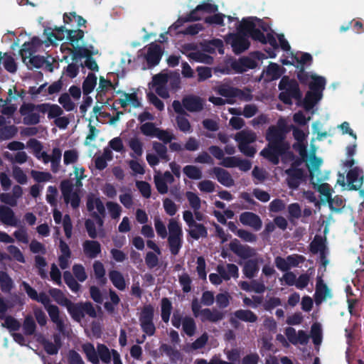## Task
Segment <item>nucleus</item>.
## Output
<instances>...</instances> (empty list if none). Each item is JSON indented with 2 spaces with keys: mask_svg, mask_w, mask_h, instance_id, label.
I'll use <instances>...</instances> for the list:
<instances>
[{
  "mask_svg": "<svg viewBox=\"0 0 364 364\" xmlns=\"http://www.w3.org/2000/svg\"><path fill=\"white\" fill-rule=\"evenodd\" d=\"M286 132L283 128L270 126L267 130L265 139L268 141L267 147L263 149L260 154L263 157L269 156L272 161H277V156L274 153L281 154L285 149H289L290 145L285 141Z\"/></svg>",
  "mask_w": 364,
  "mask_h": 364,
  "instance_id": "obj_1",
  "label": "nucleus"
},
{
  "mask_svg": "<svg viewBox=\"0 0 364 364\" xmlns=\"http://www.w3.org/2000/svg\"><path fill=\"white\" fill-rule=\"evenodd\" d=\"M230 250L241 259H246L242 272L245 277L252 279L258 272L259 268L256 259H250L255 255V251L247 245H242L237 239H234L229 244Z\"/></svg>",
  "mask_w": 364,
  "mask_h": 364,
  "instance_id": "obj_2",
  "label": "nucleus"
},
{
  "mask_svg": "<svg viewBox=\"0 0 364 364\" xmlns=\"http://www.w3.org/2000/svg\"><path fill=\"white\" fill-rule=\"evenodd\" d=\"M278 88L282 92L279 94V99L284 104L291 105L292 99L296 100L298 104L302 101V92L299 88L298 82L295 79H291L287 75L282 77Z\"/></svg>",
  "mask_w": 364,
  "mask_h": 364,
  "instance_id": "obj_3",
  "label": "nucleus"
},
{
  "mask_svg": "<svg viewBox=\"0 0 364 364\" xmlns=\"http://www.w3.org/2000/svg\"><path fill=\"white\" fill-rule=\"evenodd\" d=\"M172 107L176 113L181 115H188L186 110L190 112H198L204 108V100L196 95H188L183 97L181 102L174 100Z\"/></svg>",
  "mask_w": 364,
  "mask_h": 364,
  "instance_id": "obj_4",
  "label": "nucleus"
},
{
  "mask_svg": "<svg viewBox=\"0 0 364 364\" xmlns=\"http://www.w3.org/2000/svg\"><path fill=\"white\" fill-rule=\"evenodd\" d=\"M82 348L87 359L92 364H99L100 359L106 364L110 363L112 360V350L105 344L98 343L97 350L91 343L83 344Z\"/></svg>",
  "mask_w": 364,
  "mask_h": 364,
  "instance_id": "obj_5",
  "label": "nucleus"
},
{
  "mask_svg": "<svg viewBox=\"0 0 364 364\" xmlns=\"http://www.w3.org/2000/svg\"><path fill=\"white\" fill-rule=\"evenodd\" d=\"M168 229V248L171 254L175 256L179 253L183 245V230L178 223L174 219L169 220Z\"/></svg>",
  "mask_w": 364,
  "mask_h": 364,
  "instance_id": "obj_6",
  "label": "nucleus"
},
{
  "mask_svg": "<svg viewBox=\"0 0 364 364\" xmlns=\"http://www.w3.org/2000/svg\"><path fill=\"white\" fill-rule=\"evenodd\" d=\"M68 312L72 318L77 322H80L85 316L88 315L91 318L97 317V312L92 304L90 301L73 303L70 302L66 306Z\"/></svg>",
  "mask_w": 364,
  "mask_h": 364,
  "instance_id": "obj_7",
  "label": "nucleus"
},
{
  "mask_svg": "<svg viewBox=\"0 0 364 364\" xmlns=\"http://www.w3.org/2000/svg\"><path fill=\"white\" fill-rule=\"evenodd\" d=\"M183 218L188 227V229L186 230L188 237H191L194 240L208 237L207 228L203 224L196 221L191 210L183 211Z\"/></svg>",
  "mask_w": 364,
  "mask_h": 364,
  "instance_id": "obj_8",
  "label": "nucleus"
},
{
  "mask_svg": "<svg viewBox=\"0 0 364 364\" xmlns=\"http://www.w3.org/2000/svg\"><path fill=\"white\" fill-rule=\"evenodd\" d=\"M68 50L72 53V60L75 62H77L82 58H85V63L80 64L81 67L85 66L92 71H98V65L92 58V55L97 54V50L92 51L89 48H85L84 46H77L75 50H72V48H68Z\"/></svg>",
  "mask_w": 364,
  "mask_h": 364,
  "instance_id": "obj_9",
  "label": "nucleus"
},
{
  "mask_svg": "<svg viewBox=\"0 0 364 364\" xmlns=\"http://www.w3.org/2000/svg\"><path fill=\"white\" fill-rule=\"evenodd\" d=\"M154 308L151 304L144 305L140 313L139 320L144 333L149 336H154L156 327L154 323Z\"/></svg>",
  "mask_w": 364,
  "mask_h": 364,
  "instance_id": "obj_10",
  "label": "nucleus"
},
{
  "mask_svg": "<svg viewBox=\"0 0 364 364\" xmlns=\"http://www.w3.org/2000/svg\"><path fill=\"white\" fill-rule=\"evenodd\" d=\"M227 42L231 45L232 51L235 55H240L247 50L250 46L246 33L242 30L241 25L237 33H231Z\"/></svg>",
  "mask_w": 364,
  "mask_h": 364,
  "instance_id": "obj_11",
  "label": "nucleus"
},
{
  "mask_svg": "<svg viewBox=\"0 0 364 364\" xmlns=\"http://www.w3.org/2000/svg\"><path fill=\"white\" fill-rule=\"evenodd\" d=\"M74 185L69 179H65L61 181L60 188L66 204L70 203L73 209L79 207L80 198L77 192H73Z\"/></svg>",
  "mask_w": 364,
  "mask_h": 364,
  "instance_id": "obj_12",
  "label": "nucleus"
},
{
  "mask_svg": "<svg viewBox=\"0 0 364 364\" xmlns=\"http://www.w3.org/2000/svg\"><path fill=\"white\" fill-rule=\"evenodd\" d=\"M218 11V6L212 4L211 1L206 0L198 4L194 9L191 10L189 14L191 19L194 21H200L205 14H215Z\"/></svg>",
  "mask_w": 364,
  "mask_h": 364,
  "instance_id": "obj_13",
  "label": "nucleus"
},
{
  "mask_svg": "<svg viewBox=\"0 0 364 364\" xmlns=\"http://www.w3.org/2000/svg\"><path fill=\"white\" fill-rule=\"evenodd\" d=\"M241 28L244 30L247 37L250 36L253 41L265 44V35L259 28L256 27L254 21L242 18Z\"/></svg>",
  "mask_w": 364,
  "mask_h": 364,
  "instance_id": "obj_14",
  "label": "nucleus"
},
{
  "mask_svg": "<svg viewBox=\"0 0 364 364\" xmlns=\"http://www.w3.org/2000/svg\"><path fill=\"white\" fill-rule=\"evenodd\" d=\"M27 105L28 107L26 108L27 109H30V111L33 108H37L38 112L43 114L48 112V118L50 119L57 118L61 116L63 113V110L61 109V107L55 104L42 103L38 105Z\"/></svg>",
  "mask_w": 364,
  "mask_h": 364,
  "instance_id": "obj_15",
  "label": "nucleus"
},
{
  "mask_svg": "<svg viewBox=\"0 0 364 364\" xmlns=\"http://www.w3.org/2000/svg\"><path fill=\"white\" fill-rule=\"evenodd\" d=\"M284 173L287 176L286 178L287 184L291 190L298 189L306 178L304 169L287 168Z\"/></svg>",
  "mask_w": 364,
  "mask_h": 364,
  "instance_id": "obj_16",
  "label": "nucleus"
},
{
  "mask_svg": "<svg viewBox=\"0 0 364 364\" xmlns=\"http://www.w3.org/2000/svg\"><path fill=\"white\" fill-rule=\"evenodd\" d=\"M162 55L163 50L161 46L154 43H151L145 55V59L149 68H153L157 65L161 59Z\"/></svg>",
  "mask_w": 364,
  "mask_h": 364,
  "instance_id": "obj_17",
  "label": "nucleus"
},
{
  "mask_svg": "<svg viewBox=\"0 0 364 364\" xmlns=\"http://www.w3.org/2000/svg\"><path fill=\"white\" fill-rule=\"evenodd\" d=\"M227 358L228 361L223 360L220 358H213L209 362L205 359H198L196 361V364H235L233 362H237L240 360V350L237 348L231 349L227 353Z\"/></svg>",
  "mask_w": 364,
  "mask_h": 364,
  "instance_id": "obj_18",
  "label": "nucleus"
},
{
  "mask_svg": "<svg viewBox=\"0 0 364 364\" xmlns=\"http://www.w3.org/2000/svg\"><path fill=\"white\" fill-rule=\"evenodd\" d=\"M240 222L246 226H250L255 230L258 231L262 226L260 217L252 212H243L240 215Z\"/></svg>",
  "mask_w": 364,
  "mask_h": 364,
  "instance_id": "obj_19",
  "label": "nucleus"
},
{
  "mask_svg": "<svg viewBox=\"0 0 364 364\" xmlns=\"http://www.w3.org/2000/svg\"><path fill=\"white\" fill-rule=\"evenodd\" d=\"M27 105H34L33 103L23 102L19 109L20 114L23 116V123L27 125H36L40 122V115L38 113L34 112V111H38L37 108H33L30 111V109H27L26 107H28Z\"/></svg>",
  "mask_w": 364,
  "mask_h": 364,
  "instance_id": "obj_20",
  "label": "nucleus"
},
{
  "mask_svg": "<svg viewBox=\"0 0 364 364\" xmlns=\"http://www.w3.org/2000/svg\"><path fill=\"white\" fill-rule=\"evenodd\" d=\"M0 221L6 225L18 227L20 221L15 215L14 210L6 205H0Z\"/></svg>",
  "mask_w": 364,
  "mask_h": 364,
  "instance_id": "obj_21",
  "label": "nucleus"
},
{
  "mask_svg": "<svg viewBox=\"0 0 364 364\" xmlns=\"http://www.w3.org/2000/svg\"><path fill=\"white\" fill-rule=\"evenodd\" d=\"M82 249L84 255L90 259L96 258L102 251L100 243L95 239L84 241Z\"/></svg>",
  "mask_w": 364,
  "mask_h": 364,
  "instance_id": "obj_22",
  "label": "nucleus"
},
{
  "mask_svg": "<svg viewBox=\"0 0 364 364\" xmlns=\"http://www.w3.org/2000/svg\"><path fill=\"white\" fill-rule=\"evenodd\" d=\"M328 296H330V289L324 283L322 277L318 276L316 278L315 301L316 304H320Z\"/></svg>",
  "mask_w": 364,
  "mask_h": 364,
  "instance_id": "obj_23",
  "label": "nucleus"
},
{
  "mask_svg": "<svg viewBox=\"0 0 364 364\" xmlns=\"http://www.w3.org/2000/svg\"><path fill=\"white\" fill-rule=\"evenodd\" d=\"M211 171L220 184L226 187L234 186L235 181L227 170L220 167H214Z\"/></svg>",
  "mask_w": 364,
  "mask_h": 364,
  "instance_id": "obj_24",
  "label": "nucleus"
},
{
  "mask_svg": "<svg viewBox=\"0 0 364 364\" xmlns=\"http://www.w3.org/2000/svg\"><path fill=\"white\" fill-rule=\"evenodd\" d=\"M224 314L217 309H204L201 311V321L217 323L224 318Z\"/></svg>",
  "mask_w": 364,
  "mask_h": 364,
  "instance_id": "obj_25",
  "label": "nucleus"
},
{
  "mask_svg": "<svg viewBox=\"0 0 364 364\" xmlns=\"http://www.w3.org/2000/svg\"><path fill=\"white\" fill-rule=\"evenodd\" d=\"M325 239L321 236L316 235L309 245V250L312 254L320 252L321 257H325L326 250Z\"/></svg>",
  "mask_w": 364,
  "mask_h": 364,
  "instance_id": "obj_26",
  "label": "nucleus"
},
{
  "mask_svg": "<svg viewBox=\"0 0 364 364\" xmlns=\"http://www.w3.org/2000/svg\"><path fill=\"white\" fill-rule=\"evenodd\" d=\"M117 93H122L124 97V99H119L118 100L119 104H120L122 107L125 108L129 104L132 105L134 108L141 106V102L138 99L136 93H126L121 90H118Z\"/></svg>",
  "mask_w": 364,
  "mask_h": 364,
  "instance_id": "obj_27",
  "label": "nucleus"
},
{
  "mask_svg": "<svg viewBox=\"0 0 364 364\" xmlns=\"http://www.w3.org/2000/svg\"><path fill=\"white\" fill-rule=\"evenodd\" d=\"M323 94L308 91L303 100V106L307 111L311 109L322 98Z\"/></svg>",
  "mask_w": 364,
  "mask_h": 364,
  "instance_id": "obj_28",
  "label": "nucleus"
},
{
  "mask_svg": "<svg viewBox=\"0 0 364 364\" xmlns=\"http://www.w3.org/2000/svg\"><path fill=\"white\" fill-rule=\"evenodd\" d=\"M66 38L70 41V45L73 46L72 50H75L78 45V42L84 38L85 32L81 29H68L66 31Z\"/></svg>",
  "mask_w": 364,
  "mask_h": 364,
  "instance_id": "obj_29",
  "label": "nucleus"
},
{
  "mask_svg": "<svg viewBox=\"0 0 364 364\" xmlns=\"http://www.w3.org/2000/svg\"><path fill=\"white\" fill-rule=\"evenodd\" d=\"M233 316L240 321L255 323L257 321V316L251 310L249 309H239L233 313Z\"/></svg>",
  "mask_w": 364,
  "mask_h": 364,
  "instance_id": "obj_30",
  "label": "nucleus"
},
{
  "mask_svg": "<svg viewBox=\"0 0 364 364\" xmlns=\"http://www.w3.org/2000/svg\"><path fill=\"white\" fill-rule=\"evenodd\" d=\"M312 81L309 83L310 91L322 94L326 85V79L322 76H317L316 75H311Z\"/></svg>",
  "mask_w": 364,
  "mask_h": 364,
  "instance_id": "obj_31",
  "label": "nucleus"
},
{
  "mask_svg": "<svg viewBox=\"0 0 364 364\" xmlns=\"http://www.w3.org/2000/svg\"><path fill=\"white\" fill-rule=\"evenodd\" d=\"M109 277L112 284L119 290L123 291L126 288L125 279L122 274L117 270H111L109 272Z\"/></svg>",
  "mask_w": 364,
  "mask_h": 364,
  "instance_id": "obj_32",
  "label": "nucleus"
},
{
  "mask_svg": "<svg viewBox=\"0 0 364 364\" xmlns=\"http://www.w3.org/2000/svg\"><path fill=\"white\" fill-rule=\"evenodd\" d=\"M50 28H46L44 30V33L48 36V41L53 43L54 41H62L65 38V33H66V29L63 26L60 27H55L54 31L48 32Z\"/></svg>",
  "mask_w": 364,
  "mask_h": 364,
  "instance_id": "obj_33",
  "label": "nucleus"
},
{
  "mask_svg": "<svg viewBox=\"0 0 364 364\" xmlns=\"http://www.w3.org/2000/svg\"><path fill=\"white\" fill-rule=\"evenodd\" d=\"M235 139L238 142V146L250 144L256 140V134L252 132L241 131L236 134Z\"/></svg>",
  "mask_w": 364,
  "mask_h": 364,
  "instance_id": "obj_34",
  "label": "nucleus"
},
{
  "mask_svg": "<svg viewBox=\"0 0 364 364\" xmlns=\"http://www.w3.org/2000/svg\"><path fill=\"white\" fill-rule=\"evenodd\" d=\"M48 293L54 299V301L62 306L66 307L68 304H70V302L71 301L59 289L51 288L49 289Z\"/></svg>",
  "mask_w": 364,
  "mask_h": 364,
  "instance_id": "obj_35",
  "label": "nucleus"
},
{
  "mask_svg": "<svg viewBox=\"0 0 364 364\" xmlns=\"http://www.w3.org/2000/svg\"><path fill=\"white\" fill-rule=\"evenodd\" d=\"M93 270L96 279L100 285H105L107 282L105 277V269L103 264L100 261H95L93 264Z\"/></svg>",
  "mask_w": 364,
  "mask_h": 364,
  "instance_id": "obj_36",
  "label": "nucleus"
},
{
  "mask_svg": "<svg viewBox=\"0 0 364 364\" xmlns=\"http://www.w3.org/2000/svg\"><path fill=\"white\" fill-rule=\"evenodd\" d=\"M14 288V282L6 272L0 271V289L4 293H9Z\"/></svg>",
  "mask_w": 364,
  "mask_h": 364,
  "instance_id": "obj_37",
  "label": "nucleus"
},
{
  "mask_svg": "<svg viewBox=\"0 0 364 364\" xmlns=\"http://www.w3.org/2000/svg\"><path fill=\"white\" fill-rule=\"evenodd\" d=\"M97 84V77L92 73H88L87 77L82 82V92L85 95H88L91 93L94 88L95 87Z\"/></svg>",
  "mask_w": 364,
  "mask_h": 364,
  "instance_id": "obj_38",
  "label": "nucleus"
},
{
  "mask_svg": "<svg viewBox=\"0 0 364 364\" xmlns=\"http://www.w3.org/2000/svg\"><path fill=\"white\" fill-rule=\"evenodd\" d=\"M359 172L358 168L350 169L347 173V180L350 186L351 190L357 191L362 185V182L358 181Z\"/></svg>",
  "mask_w": 364,
  "mask_h": 364,
  "instance_id": "obj_39",
  "label": "nucleus"
},
{
  "mask_svg": "<svg viewBox=\"0 0 364 364\" xmlns=\"http://www.w3.org/2000/svg\"><path fill=\"white\" fill-rule=\"evenodd\" d=\"M274 154L275 155V153H274ZM276 156H277V161H275L274 160L272 161V159L267 155L265 156L264 158L267 159L272 164L277 165L279 163V157L280 156L282 157V162L284 164L289 162V161H292L295 159V156H296V155L292 151H289V149H285L284 151H282L281 154H279L276 153Z\"/></svg>",
  "mask_w": 364,
  "mask_h": 364,
  "instance_id": "obj_40",
  "label": "nucleus"
},
{
  "mask_svg": "<svg viewBox=\"0 0 364 364\" xmlns=\"http://www.w3.org/2000/svg\"><path fill=\"white\" fill-rule=\"evenodd\" d=\"M42 41L38 37L34 36L31 38L30 42L25 43L23 45L21 52L28 53L30 57L36 52V48L42 45Z\"/></svg>",
  "mask_w": 364,
  "mask_h": 364,
  "instance_id": "obj_41",
  "label": "nucleus"
},
{
  "mask_svg": "<svg viewBox=\"0 0 364 364\" xmlns=\"http://www.w3.org/2000/svg\"><path fill=\"white\" fill-rule=\"evenodd\" d=\"M161 318L162 321L165 323L168 322L170 316L171 314V311L173 309L172 303L169 300V299L166 297L162 298L161 301Z\"/></svg>",
  "mask_w": 364,
  "mask_h": 364,
  "instance_id": "obj_42",
  "label": "nucleus"
},
{
  "mask_svg": "<svg viewBox=\"0 0 364 364\" xmlns=\"http://www.w3.org/2000/svg\"><path fill=\"white\" fill-rule=\"evenodd\" d=\"M204 18V23L210 26H223L225 15L222 13H215Z\"/></svg>",
  "mask_w": 364,
  "mask_h": 364,
  "instance_id": "obj_43",
  "label": "nucleus"
},
{
  "mask_svg": "<svg viewBox=\"0 0 364 364\" xmlns=\"http://www.w3.org/2000/svg\"><path fill=\"white\" fill-rule=\"evenodd\" d=\"M63 279L65 283L71 289L72 291L76 293L80 289V284L77 282L76 278L73 277L69 271H65L63 273Z\"/></svg>",
  "mask_w": 364,
  "mask_h": 364,
  "instance_id": "obj_44",
  "label": "nucleus"
},
{
  "mask_svg": "<svg viewBox=\"0 0 364 364\" xmlns=\"http://www.w3.org/2000/svg\"><path fill=\"white\" fill-rule=\"evenodd\" d=\"M286 70L275 63H270L267 67V74L272 77V80H277L282 77Z\"/></svg>",
  "mask_w": 364,
  "mask_h": 364,
  "instance_id": "obj_45",
  "label": "nucleus"
},
{
  "mask_svg": "<svg viewBox=\"0 0 364 364\" xmlns=\"http://www.w3.org/2000/svg\"><path fill=\"white\" fill-rule=\"evenodd\" d=\"M183 173L190 179L198 180L202 178V172L199 168L193 165H187L183 168Z\"/></svg>",
  "mask_w": 364,
  "mask_h": 364,
  "instance_id": "obj_46",
  "label": "nucleus"
},
{
  "mask_svg": "<svg viewBox=\"0 0 364 364\" xmlns=\"http://www.w3.org/2000/svg\"><path fill=\"white\" fill-rule=\"evenodd\" d=\"M299 152L301 157L295 156V159L291 161L289 168L301 169L299 166L303 164L304 158L307 156V151L306 146L303 144L299 145Z\"/></svg>",
  "mask_w": 364,
  "mask_h": 364,
  "instance_id": "obj_47",
  "label": "nucleus"
},
{
  "mask_svg": "<svg viewBox=\"0 0 364 364\" xmlns=\"http://www.w3.org/2000/svg\"><path fill=\"white\" fill-rule=\"evenodd\" d=\"M36 329V324L33 318L31 315L25 317L23 323V333L26 336H32L34 334Z\"/></svg>",
  "mask_w": 364,
  "mask_h": 364,
  "instance_id": "obj_48",
  "label": "nucleus"
},
{
  "mask_svg": "<svg viewBox=\"0 0 364 364\" xmlns=\"http://www.w3.org/2000/svg\"><path fill=\"white\" fill-rule=\"evenodd\" d=\"M182 326L183 330L187 336H192L194 335L196 329V325L193 318L186 316L183 319Z\"/></svg>",
  "mask_w": 364,
  "mask_h": 364,
  "instance_id": "obj_49",
  "label": "nucleus"
},
{
  "mask_svg": "<svg viewBox=\"0 0 364 364\" xmlns=\"http://www.w3.org/2000/svg\"><path fill=\"white\" fill-rule=\"evenodd\" d=\"M237 92H242L241 89L230 87L226 85H222L218 87V92L225 97H235Z\"/></svg>",
  "mask_w": 364,
  "mask_h": 364,
  "instance_id": "obj_50",
  "label": "nucleus"
},
{
  "mask_svg": "<svg viewBox=\"0 0 364 364\" xmlns=\"http://www.w3.org/2000/svg\"><path fill=\"white\" fill-rule=\"evenodd\" d=\"M18 129L14 125L4 126L0 128V139L7 140L13 138L17 133Z\"/></svg>",
  "mask_w": 364,
  "mask_h": 364,
  "instance_id": "obj_51",
  "label": "nucleus"
},
{
  "mask_svg": "<svg viewBox=\"0 0 364 364\" xmlns=\"http://www.w3.org/2000/svg\"><path fill=\"white\" fill-rule=\"evenodd\" d=\"M153 149L156 152L159 157L165 161H168L170 158L167 154V148L164 144L160 142H153Z\"/></svg>",
  "mask_w": 364,
  "mask_h": 364,
  "instance_id": "obj_52",
  "label": "nucleus"
},
{
  "mask_svg": "<svg viewBox=\"0 0 364 364\" xmlns=\"http://www.w3.org/2000/svg\"><path fill=\"white\" fill-rule=\"evenodd\" d=\"M190 206L193 210H199L201 208V200L198 196L191 191H187L186 193Z\"/></svg>",
  "mask_w": 364,
  "mask_h": 364,
  "instance_id": "obj_53",
  "label": "nucleus"
},
{
  "mask_svg": "<svg viewBox=\"0 0 364 364\" xmlns=\"http://www.w3.org/2000/svg\"><path fill=\"white\" fill-rule=\"evenodd\" d=\"M186 115L178 114L176 118L178 128L183 132H190L191 131V125Z\"/></svg>",
  "mask_w": 364,
  "mask_h": 364,
  "instance_id": "obj_54",
  "label": "nucleus"
},
{
  "mask_svg": "<svg viewBox=\"0 0 364 364\" xmlns=\"http://www.w3.org/2000/svg\"><path fill=\"white\" fill-rule=\"evenodd\" d=\"M188 57L193 60L196 62L205 63H211L213 61V58L205 53H203L200 51H196L190 53Z\"/></svg>",
  "mask_w": 364,
  "mask_h": 364,
  "instance_id": "obj_55",
  "label": "nucleus"
},
{
  "mask_svg": "<svg viewBox=\"0 0 364 364\" xmlns=\"http://www.w3.org/2000/svg\"><path fill=\"white\" fill-rule=\"evenodd\" d=\"M1 326L8 328L11 331H17L21 327V323L17 319L11 316H7L5 317L4 323H3Z\"/></svg>",
  "mask_w": 364,
  "mask_h": 364,
  "instance_id": "obj_56",
  "label": "nucleus"
},
{
  "mask_svg": "<svg viewBox=\"0 0 364 364\" xmlns=\"http://www.w3.org/2000/svg\"><path fill=\"white\" fill-rule=\"evenodd\" d=\"M58 102L68 112L73 111L75 109V103L71 100L70 95L67 93H63L58 98Z\"/></svg>",
  "mask_w": 364,
  "mask_h": 364,
  "instance_id": "obj_57",
  "label": "nucleus"
},
{
  "mask_svg": "<svg viewBox=\"0 0 364 364\" xmlns=\"http://www.w3.org/2000/svg\"><path fill=\"white\" fill-rule=\"evenodd\" d=\"M73 272L76 279L80 282H85L87 278L85 267L81 264H75L73 266Z\"/></svg>",
  "mask_w": 364,
  "mask_h": 364,
  "instance_id": "obj_58",
  "label": "nucleus"
},
{
  "mask_svg": "<svg viewBox=\"0 0 364 364\" xmlns=\"http://www.w3.org/2000/svg\"><path fill=\"white\" fill-rule=\"evenodd\" d=\"M129 146L137 156H141L143 154V143L136 137L130 139Z\"/></svg>",
  "mask_w": 364,
  "mask_h": 364,
  "instance_id": "obj_59",
  "label": "nucleus"
},
{
  "mask_svg": "<svg viewBox=\"0 0 364 364\" xmlns=\"http://www.w3.org/2000/svg\"><path fill=\"white\" fill-rule=\"evenodd\" d=\"M12 176L20 184H25L27 183L28 178L26 174L18 166H15L12 168Z\"/></svg>",
  "mask_w": 364,
  "mask_h": 364,
  "instance_id": "obj_60",
  "label": "nucleus"
},
{
  "mask_svg": "<svg viewBox=\"0 0 364 364\" xmlns=\"http://www.w3.org/2000/svg\"><path fill=\"white\" fill-rule=\"evenodd\" d=\"M136 186L139 192L145 198H149L151 194V185L146 181H136Z\"/></svg>",
  "mask_w": 364,
  "mask_h": 364,
  "instance_id": "obj_61",
  "label": "nucleus"
},
{
  "mask_svg": "<svg viewBox=\"0 0 364 364\" xmlns=\"http://www.w3.org/2000/svg\"><path fill=\"white\" fill-rule=\"evenodd\" d=\"M78 159V153L76 149H70L64 152L63 162L65 165L75 163Z\"/></svg>",
  "mask_w": 364,
  "mask_h": 364,
  "instance_id": "obj_62",
  "label": "nucleus"
},
{
  "mask_svg": "<svg viewBox=\"0 0 364 364\" xmlns=\"http://www.w3.org/2000/svg\"><path fill=\"white\" fill-rule=\"evenodd\" d=\"M140 130L144 135L153 136L156 135L158 128L153 122H145L140 127Z\"/></svg>",
  "mask_w": 364,
  "mask_h": 364,
  "instance_id": "obj_63",
  "label": "nucleus"
},
{
  "mask_svg": "<svg viewBox=\"0 0 364 364\" xmlns=\"http://www.w3.org/2000/svg\"><path fill=\"white\" fill-rule=\"evenodd\" d=\"M68 364H85L81 355L75 350H70L67 355Z\"/></svg>",
  "mask_w": 364,
  "mask_h": 364,
  "instance_id": "obj_64",
  "label": "nucleus"
}]
</instances>
